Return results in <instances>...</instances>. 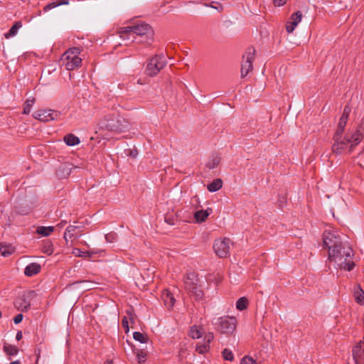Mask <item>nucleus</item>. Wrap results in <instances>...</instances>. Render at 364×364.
Returning <instances> with one entry per match:
<instances>
[{"mask_svg": "<svg viewBox=\"0 0 364 364\" xmlns=\"http://www.w3.org/2000/svg\"><path fill=\"white\" fill-rule=\"evenodd\" d=\"M10 364H21V363L19 361L16 360V361L11 362Z\"/></svg>", "mask_w": 364, "mask_h": 364, "instance_id": "nucleus-49", "label": "nucleus"}, {"mask_svg": "<svg viewBox=\"0 0 364 364\" xmlns=\"http://www.w3.org/2000/svg\"><path fill=\"white\" fill-rule=\"evenodd\" d=\"M69 4L68 0H58L54 2L49 3L44 7V11H47L50 9H54L58 6L68 5Z\"/></svg>", "mask_w": 364, "mask_h": 364, "instance_id": "nucleus-23", "label": "nucleus"}, {"mask_svg": "<svg viewBox=\"0 0 364 364\" xmlns=\"http://www.w3.org/2000/svg\"><path fill=\"white\" fill-rule=\"evenodd\" d=\"M41 250L43 253L50 255L53 252V245L50 241H46L42 245Z\"/></svg>", "mask_w": 364, "mask_h": 364, "instance_id": "nucleus-26", "label": "nucleus"}, {"mask_svg": "<svg viewBox=\"0 0 364 364\" xmlns=\"http://www.w3.org/2000/svg\"><path fill=\"white\" fill-rule=\"evenodd\" d=\"M213 213V210L210 208H208L205 210H200L195 213L194 218L197 223L204 222L207 218Z\"/></svg>", "mask_w": 364, "mask_h": 364, "instance_id": "nucleus-17", "label": "nucleus"}, {"mask_svg": "<svg viewBox=\"0 0 364 364\" xmlns=\"http://www.w3.org/2000/svg\"><path fill=\"white\" fill-rule=\"evenodd\" d=\"M2 246L0 244V252H1V254L3 256H6L7 255H9V253H6L5 251H2Z\"/></svg>", "mask_w": 364, "mask_h": 364, "instance_id": "nucleus-45", "label": "nucleus"}, {"mask_svg": "<svg viewBox=\"0 0 364 364\" xmlns=\"http://www.w3.org/2000/svg\"><path fill=\"white\" fill-rule=\"evenodd\" d=\"M34 102H35L34 98L28 99L26 101L24 107H23V114H28L30 113L31 109L33 107Z\"/></svg>", "mask_w": 364, "mask_h": 364, "instance_id": "nucleus-28", "label": "nucleus"}, {"mask_svg": "<svg viewBox=\"0 0 364 364\" xmlns=\"http://www.w3.org/2000/svg\"><path fill=\"white\" fill-rule=\"evenodd\" d=\"M232 242L230 239L223 238L215 240L213 244V249L215 254L220 258L226 257L230 252Z\"/></svg>", "mask_w": 364, "mask_h": 364, "instance_id": "nucleus-11", "label": "nucleus"}, {"mask_svg": "<svg viewBox=\"0 0 364 364\" xmlns=\"http://www.w3.org/2000/svg\"><path fill=\"white\" fill-rule=\"evenodd\" d=\"M222 186L223 181L220 178H216L208 185L207 188L210 192H215L220 190Z\"/></svg>", "mask_w": 364, "mask_h": 364, "instance_id": "nucleus-20", "label": "nucleus"}, {"mask_svg": "<svg viewBox=\"0 0 364 364\" xmlns=\"http://www.w3.org/2000/svg\"><path fill=\"white\" fill-rule=\"evenodd\" d=\"M23 320V315L21 314H17L14 318V322L16 323V324H18L19 323H21Z\"/></svg>", "mask_w": 364, "mask_h": 364, "instance_id": "nucleus-40", "label": "nucleus"}, {"mask_svg": "<svg viewBox=\"0 0 364 364\" xmlns=\"http://www.w3.org/2000/svg\"><path fill=\"white\" fill-rule=\"evenodd\" d=\"M119 33L120 38L127 46L133 42L150 44L154 37V31L151 27L145 23H141L134 26L122 28Z\"/></svg>", "mask_w": 364, "mask_h": 364, "instance_id": "nucleus-2", "label": "nucleus"}, {"mask_svg": "<svg viewBox=\"0 0 364 364\" xmlns=\"http://www.w3.org/2000/svg\"><path fill=\"white\" fill-rule=\"evenodd\" d=\"M104 364H112V360H106V361L105 362V363H104Z\"/></svg>", "mask_w": 364, "mask_h": 364, "instance_id": "nucleus-48", "label": "nucleus"}, {"mask_svg": "<svg viewBox=\"0 0 364 364\" xmlns=\"http://www.w3.org/2000/svg\"><path fill=\"white\" fill-rule=\"evenodd\" d=\"M166 65L165 56L161 55H156L151 58L147 64L146 73L149 76H155L159 71Z\"/></svg>", "mask_w": 364, "mask_h": 364, "instance_id": "nucleus-8", "label": "nucleus"}, {"mask_svg": "<svg viewBox=\"0 0 364 364\" xmlns=\"http://www.w3.org/2000/svg\"><path fill=\"white\" fill-rule=\"evenodd\" d=\"M128 314H129V318L131 321H133L134 318H133V316H132V314L131 312H127Z\"/></svg>", "mask_w": 364, "mask_h": 364, "instance_id": "nucleus-47", "label": "nucleus"}, {"mask_svg": "<svg viewBox=\"0 0 364 364\" xmlns=\"http://www.w3.org/2000/svg\"><path fill=\"white\" fill-rule=\"evenodd\" d=\"M80 50L79 48L73 47L64 53L61 61L68 70H73L81 65L82 58L79 57Z\"/></svg>", "mask_w": 364, "mask_h": 364, "instance_id": "nucleus-5", "label": "nucleus"}, {"mask_svg": "<svg viewBox=\"0 0 364 364\" xmlns=\"http://www.w3.org/2000/svg\"><path fill=\"white\" fill-rule=\"evenodd\" d=\"M323 245L328 248V252L333 249H338L343 245L335 231H325L323 235Z\"/></svg>", "mask_w": 364, "mask_h": 364, "instance_id": "nucleus-10", "label": "nucleus"}, {"mask_svg": "<svg viewBox=\"0 0 364 364\" xmlns=\"http://www.w3.org/2000/svg\"><path fill=\"white\" fill-rule=\"evenodd\" d=\"M133 337L134 340L139 341L141 343H146L147 338L141 333L136 331L133 333Z\"/></svg>", "mask_w": 364, "mask_h": 364, "instance_id": "nucleus-30", "label": "nucleus"}, {"mask_svg": "<svg viewBox=\"0 0 364 364\" xmlns=\"http://www.w3.org/2000/svg\"><path fill=\"white\" fill-rule=\"evenodd\" d=\"M80 226L73 225L68 226L64 234L65 241L68 242L69 239H72L73 237H80L82 235L80 230Z\"/></svg>", "mask_w": 364, "mask_h": 364, "instance_id": "nucleus-14", "label": "nucleus"}, {"mask_svg": "<svg viewBox=\"0 0 364 364\" xmlns=\"http://www.w3.org/2000/svg\"><path fill=\"white\" fill-rule=\"evenodd\" d=\"M54 230V227L53 226H41L38 227L36 230L38 234L41 235L43 236H49Z\"/></svg>", "mask_w": 364, "mask_h": 364, "instance_id": "nucleus-22", "label": "nucleus"}, {"mask_svg": "<svg viewBox=\"0 0 364 364\" xmlns=\"http://www.w3.org/2000/svg\"><path fill=\"white\" fill-rule=\"evenodd\" d=\"M297 26V24L296 22L291 21L289 20V21L287 22L286 26V30L288 33H291L294 31L295 28Z\"/></svg>", "mask_w": 364, "mask_h": 364, "instance_id": "nucleus-36", "label": "nucleus"}, {"mask_svg": "<svg viewBox=\"0 0 364 364\" xmlns=\"http://www.w3.org/2000/svg\"><path fill=\"white\" fill-rule=\"evenodd\" d=\"M22 26V23L21 21H16L12 27L10 28L9 31L5 34V38H9L10 37H12L15 36L18 30Z\"/></svg>", "mask_w": 364, "mask_h": 364, "instance_id": "nucleus-21", "label": "nucleus"}, {"mask_svg": "<svg viewBox=\"0 0 364 364\" xmlns=\"http://www.w3.org/2000/svg\"><path fill=\"white\" fill-rule=\"evenodd\" d=\"M165 221L170 225H174V219L173 218H171L169 217H166Z\"/></svg>", "mask_w": 364, "mask_h": 364, "instance_id": "nucleus-43", "label": "nucleus"}, {"mask_svg": "<svg viewBox=\"0 0 364 364\" xmlns=\"http://www.w3.org/2000/svg\"><path fill=\"white\" fill-rule=\"evenodd\" d=\"M16 338L17 341H20L22 338V332L21 331L17 332Z\"/></svg>", "mask_w": 364, "mask_h": 364, "instance_id": "nucleus-44", "label": "nucleus"}, {"mask_svg": "<svg viewBox=\"0 0 364 364\" xmlns=\"http://www.w3.org/2000/svg\"><path fill=\"white\" fill-rule=\"evenodd\" d=\"M73 254L76 257H87L91 256V254L89 251H82L78 248L73 249Z\"/></svg>", "mask_w": 364, "mask_h": 364, "instance_id": "nucleus-29", "label": "nucleus"}, {"mask_svg": "<svg viewBox=\"0 0 364 364\" xmlns=\"http://www.w3.org/2000/svg\"><path fill=\"white\" fill-rule=\"evenodd\" d=\"M136 358H137L139 363H143L145 362V360L146 359V353L141 350H137Z\"/></svg>", "mask_w": 364, "mask_h": 364, "instance_id": "nucleus-35", "label": "nucleus"}, {"mask_svg": "<svg viewBox=\"0 0 364 364\" xmlns=\"http://www.w3.org/2000/svg\"><path fill=\"white\" fill-rule=\"evenodd\" d=\"M4 351L9 355H15L18 353V348L15 346L5 343Z\"/></svg>", "mask_w": 364, "mask_h": 364, "instance_id": "nucleus-25", "label": "nucleus"}, {"mask_svg": "<svg viewBox=\"0 0 364 364\" xmlns=\"http://www.w3.org/2000/svg\"><path fill=\"white\" fill-rule=\"evenodd\" d=\"M41 267L36 262H33L28 264L24 270V274L27 277H32L40 272Z\"/></svg>", "mask_w": 364, "mask_h": 364, "instance_id": "nucleus-16", "label": "nucleus"}, {"mask_svg": "<svg viewBox=\"0 0 364 364\" xmlns=\"http://www.w3.org/2000/svg\"><path fill=\"white\" fill-rule=\"evenodd\" d=\"M353 357L356 364H361L364 359V341H360L353 347Z\"/></svg>", "mask_w": 364, "mask_h": 364, "instance_id": "nucleus-13", "label": "nucleus"}, {"mask_svg": "<svg viewBox=\"0 0 364 364\" xmlns=\"http://www.w3.org/2000/svg\"><path fill=\"white\" fill-rule=\"evenodd\" d=\"M217 330L222 333L231 334L237 327V319L234 316H222L213 322Z\"/></svg>", "mask_w": 364, "mask_h": 364, "instance_id": "nucleus-7", "label": "nucleus"}, {"mask_svg": "<svg viewBox=\"0 0 364 364\" xmlns=\"http://www.w3.org/2000/svg\"><path fill=\"white\" fill-rule=\"evenodd\" d=\"M65 143L68 146H75L80 143V139L73 134H68L64 136Z\"/></svg>", "mask_w": 364, "mask_h": 364, "instance_id": "nucleus-19", "label": "nucleus"}, {"mask_svg": "<svg viewBox=\"0 0 364 364\" xmlns=\"http://www.w3.org/2000/svg\"><path fill=\"white\" fill-rule=\"evenodd\" d=\"M202 335L203 332L198 327L196 326H192L189 331V336L193 339L199 338L202 336Z\"/></svg>", "mask_w": 364, "mask_h": 364, "instance_id": "nucleus-27", "label": "nucleus"}, {"mask_svg": "<svg viewBox=\"0 0 364 364\" xmlns=\"http://www.w3.org/2000/svg\"><path fill=\"white\" fill-rule=\"evenodd\" d=\"M122 326L124 328L125 332L128 333L129 328L128 318L127 316H124V318H122Z\"/></svg>", "mask_w": 364, "mask_h": 364, "instance_id": "nucleus-38", "label": "nucleus"}, {"mask_svg": "<svg viewBox=\"0 0 364 364\" xmlns=\"http://www.w3.org/2000/svg\"><path fill=\"white\" fill-rule=\"evenodd\" d=\"M301 18L302 14L300 11L294 13L290 17V20L291 21L296 22L297 25L299 24V22H301Z\"/></svg>", "mask_w": 364, "mask_h": 364, "instance_id": "nucleus-33", "label": "nucleus"}, {"mask_svg": "<svg viewBox=\"0 0 364 364\" xmlns=\"http://www.w3.org/2000/svg\"><path fill=\"white\" fill-rule=\"evenodd\" d=\"M218 160L214 159L212 163L211 162L208 163L207 166L210 169H212V168H214L218 165Z\"/></svg>", "mask_w": 364, "mask_h": 364, "instance_id": "nucleus-41", "label": "nucleus"}, {"mask_svg": "<svg viewBox=\"0 0 364 364\" xmlns=\"http://www.w3.org/2000/svg\"><path fill=\"white\" fill-rule=\"evenodd\" d=\"M273 1H274V4L278 6H283L287 1V0H273Z\"/></svg>", "mask_w": 364, "mask_h": 364, "instance_id": "nucleus-42", "label": "nucleus"}, {"mask_svg": "<svg viewBox=\"0 0 364 364\" xmlns=\"http://www.w3.org/2000/svg\"><path fill=\"white\" fill-rule=\"evenodd\" d=\"M353 250L350 247L343 245L338 249H333L328 252V259L333 262L337 268L350 271L355 264L352 261Z\"/></svg>", "mask_w": 364, "mask_h": 364, "instance_id": "nucleus-3", "label": "nucleus"}, {"mask_svg": "<svg viewBox=\"0 0 364 364\" xmlns=\"http://www.w3.org/2000/svg\"><path fill=\"white\" fill-rule=\"evenodd\" d=\"M66 224V221L63 220L61 223H60L57 226L62 228Z\"/></svg>", "mask_w": 364, "mask_h": 364, "instance_id": "nucleus-46", "label": "nucleus"}, {"mask_svg": "<svg viewBox=\"0 0 364 364\" xmlns=\"http://www.w3.org/2000/svg\"><path fill=\"white\" fill-rule=\"evenodd\" d=\"M101 127L112 132H122L129 130V122L121 117L107 116L100 123Z\"/></svg>", "mask_w": 364, "mask_h": 364, "instance_id": "nucleus-4", "label": "nucleus"}, {"mask_svg": "<svg viewBox=\"0 0 364 364\" xmlns=\"http://www.w3.org/2000/svg\"><path fill=\"white\" fill-rule=\"evenodd\" d=\"M353 294L355 301L360 305H364V291L360 285L354 288Z\"/></svg>", "mask_w": 364, "mask_h": 364, "instance_id": "nucleus-18", "label": "nucleus"}, {"mask_svg": "<svg viewBox=\"0 0 364 364\" xmlns=\"http://www.w3.org/2000/svg\"><path fill=\"white\" fill-rule=\"evenodd\" d=\"M240 364H258V363L252 358L245 355L241 359Z\"/></svg>", "mask_w": 364, "mask_h": 364, "instance_id": "nucleus-34", "label": "nucleus"}, {"mask_svg": "<svg viewBox=\"0 0 364 364\" xmlns=\"http://www.w3.org/2000/svg\"><path fill=\"white\" fill-rule=\"evenodd\" d=\"M248 304L249 301L246 297H240L236 302V308L239 311H243L247 308Z\"/></svg>", "mask_w": 364, "mask_h": 364, "instance_id": "nucleus-24", "label": "nucleus"}, {"mask_svg": "<svg viewBox=\"0 0 364 364\" xmlns=\"http://www.w3.org/2000/svg\"><path fill=\"white\" fill-rule=\"evenodd\" d=\"M30 303L27 302L26 300H23L22 303L20 304L19 308L22 311H27L30 308Z\"/></svg>", "mask_w": 364, "mask_h": 364, "instance_id": "nucleus-37", "label": "nucleus"}, {"mask_svg": "<svg viewBox=\"0 0 364 364\" xmlns=\"http://www.w3.org/2000/svg\"><path fill=\"white\" fill-rule=\"evenodd\" d=\"M255 50L248 48L242 56L241 63V77H245L252 70V62L255 59Z\"/></svg>", "mask_w": 364, "mask_h": 364, "instance_id": "nucleus-9", "label": "nucleus"}, {"mask_svg": "<svg viewBox=\"0 0 364 364\" xmlns=\"http://www.w3.org/2000/svg\"><path fill=\"white\" fill-rule=\"evenodd\" d=\"M198 283L199 280L194 273H189L185 277V288L196 300H200L203 297V292Z\"/></svg>", "mask_w": 364, "mask_h": 364, "instance_id": "nucleus-6", "label": "nucleus"}, {"mask_svg": "<svg viewBox=\"0 0 364 364\" xmlns=\"http://www.w3.org/2000/svg\"><path fill=\"white\" fill-rule=\"evenodd\" d=\"M350 110L348 107L343 109V112L339 119L338 128L333 136L334 144L333 151L340 154L344 151H350L355 146L360 142L364 136V129H358L348 135L343 136V132L348 119Z\"/></svg>", "mask_w": 364, "mask_h": 364, "instance_id": "nucleus-1", "label": "nucleus"}, {"mask_svg": "<svg viewBox=\"0 0 364 364\" xmlns=\"http://www.w3.org/2000/svg\"><path fill=\"white\" fill-rule=\"evenodd\" d=\"M58 116L59 113L53 109H39L33 114L35 119L44 122L55 120Z\"/></svg>", "mask_w": 364, "mask_h": 364, "instance_id": "nucleus-12", "label": "nucleus"}, {"mask_svg": "<svg viewBox=\"0 0 364 364\" xmlns=\"http://www.w3.org/2000/svg\"><path fill=\"white\" fill-rule=\"evenodd\" d=\"M223 357L225 360L228 361H232L234 359V355L229 349H224L223 351Z\"/></svg>", "mask_w": 364, "mask_h": 364, "instance_id": "nucleus-32", "label": "nucleus"}, {"mask_svg": "<svg viewBox=\"0 0 364 364\" xmlns=\"http://www.w3.org/2000/svg\"><path fill=\"white\" fill-rule=\"evenodd\" d=\"M210 346L208 343H203V344H197L196 346V351L199 353L203 354L207 352L209 349Z\"/></svg>", "mask_w": 364, "mask_h": 364, "instance_id": "nucleus-31", "label": "nucleus"}, {"mask_svg": "<svg viewBox=\"0 0 364 364\" xmlns=\"http://www.w3.org/2000/svg\"><path fill=\"white\" fill-rule=\"evenodd\" d=\"M161 299L164 301V305L170 309L175 304V298L173 297V294L167 289H165L162 291Z\"/></svg>", "mask_w": 364, "mask_h": 364, "instance_id": "nucleus-15", "label": "nucleus"}, {"mask_svg": "<svg viewBox=\"0 0 364 364\" xmlns=\"http://www.w3.org/2000/svg\"><path fill=\"white\" fill-rule=\"evenodd\" d=\"M214 338V336H213V333H208V334H206L205 336V338H204V343H208L209 345V343L213 340Z\"/></svg>", "mask_w": 364, "mask_h": 364, "instance_id": "nucleus-39", "label": "nucleus"}]
</instances>
